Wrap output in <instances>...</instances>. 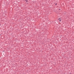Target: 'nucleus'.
<instances>
[{"label":"nucleus","mask_w":74,"mask_h":74,"mask_svg":"<svg viewBox=\"0 0 74 74\" xmlns=\"http://www.w3.org/2000/svg\"><path fill=\"white\" fill-rule=\"evenodd\" d=\"M56 5H57V3H56Z\"/></svg>","instance_id":"3"},{"label":"nucleus","mask_w":74,"mask_h":74,"mask_svg":"<svg viewBox=\"0 0 74 74\" xmlns=\"http://www.w3.org/2000/svg\"><path fill=\"white\" fill-rule=\"evenodd\" d=\"M70 74H71V73H70Z\"/></svg>","instance_id":"5"},{"label":"nucleus","mask_w":74,"mask_h":74,"mask_svg":"<svg viewBox=\"0 0 74 74\" xmlns=\"http://www.w3.org/2000/svg\"><path fill=\"white\" fill-rule=\"evenodd\" d=\"M59 10H60V9H59Z\"/></svg>","instance_id":"4"},{"label":"nucleus","mask_w":74,"mask_h":74,"mask_svg":"<svg viewBox=\"0 0 74 74\" xmlns=\"http://www.w3.org/2000/svg\"><path fill=\"white\" fill-rule=\"evenodd\" d=\"M61 18H59V19H58V20H59L60 22H61Z\"/></svg>","instance_id":"1"},{"label":"nucleus","mask_w":74,"mask_h":74,"mask_svg":"<svg viewBox=\"0 0 74 74\" xmlns=\"http://www.w3.org/2000/svg\"><path fill=\"white\" fill-rule=\"evenodd\" d=\"M25 1H26L27 3L28 2L27 1H28V0H25Z\"/></svg>","instance_id":"2"}]
</instances>
